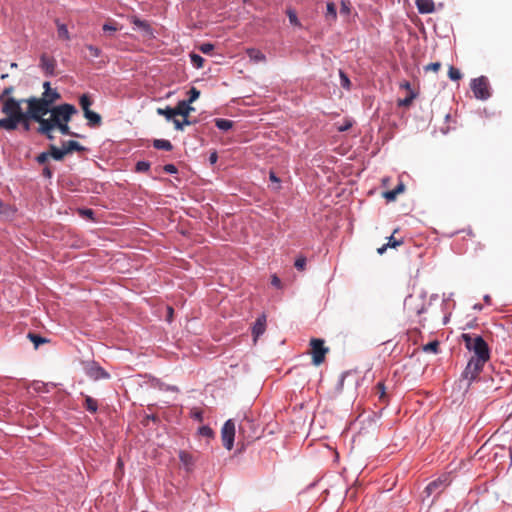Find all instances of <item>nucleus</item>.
I'll return each mask as SVG.
<instances>
[{"instance_id": "obj_1", "label": "nucleus", "mask_w": 512, "mask_h": 512, "mask_svg": "<svg viewBox=\"0 0 512 512\" xmlns=\"http://www.w3.org/2000/svg\"><path fill=\"white\" fill-rule=\"evenodd\" d=\"M25 104L27 105L26 111H23L21 106L12 101L6 105V117L0 119V129L14 131L21 125L23 130L28 132L31 129V121H35L40 125L44 115L41 112L32 110L30 102H25Z\"/></svg>"}, {"instance_id": "obj_2", "label": "nucleus", "mask_w": 512, "mask_h": 512, "mask_svg": "<svg viewBox=\"0 0 512 512\" xmlns=\"http://www.w3.org/2000/svg\"><path fill=\"white\" fill-rule=\"evenodd\" d=\"M77 112L74 105L65 103L50 109L48 112L50 116L45 118V120L50 122L54 128L58 129L62 135L80 137L79 134L72 132L68 125L73 115L77 114Z\"/></svg>"}, {"instance_id": "obj_3", "label": "nucleus", "mask_w": 512, "mask_h": 512, "mask_svg": "<svg viewBox=\"0 0 512 512\" xmlns=\"http://www.w3.org/2000/svg\"><path fill=\"white\" fill-rule=\"evenodd\" d=\"M461 338L465 347L469 351L473 352V358H480V360L490 359V349L488 344L480 335L463 333Z\"/></svg>"}, {"instance_id": "obj_4", "label": "nucleus", "mask_w": 512, "mask_h": 512, "mask_svg": "<svg viewBox=\"0 0 512 512\" xmlns=\"http://www.w3.org/2000/svg\"><path fill=\"white\" fill-rule=\"evenodd\" d=\"M60 98V93L56 89H52L50 91L43 92L41 97H29L25 102H30L32 110L35 112H41L46 116L50 109L54 107L52 105Z\"/></svg>"}, {"instance_id": "obj_5", "label": "nucleus", "mask_w": 512, "mask_h": 512, "mask_svg": "<svg viewBox=\"0 0 512 512\" xmlns=\"http://www.w3.org/2000/svg\"><path fill=\"white\" fill-rule=\"evenodd\" d=\"M312 363L315 366H319L325 360V356L329 349L324 346V340L318 338H312L310 340Z\"/></svg>"}, {"instance_id": "obj_6", "label": "nucleus", "mask_w": 512, "mask_h": 512, "mask_svg": "<svg viewBox=\"0 0 512 512\" xmlns=\"http://www.w3.org/2000/svg\"><path fill=\"white\" fill-rule=\"evenodd\" d=\"M471 90L474 96L481 100H486L490 97V88L488 79L485 76H480L471 81Z\"/></svg>"}, {"instance_id": "obj_7", "label": "nucleus", "mask_w": 512, "mask_h": 512, "mask_svg": "<svg viewBox=\"0 0 512 512\" xmlns=\"http://www.w3.org/2000/svg\"><path fill=\"white\" fill-rule=\"evenodd\" d=\"M235 423L233 420H227L221 430L223 445L227 450H231L234 445Z\"/></svg>"}, {"instance_id": "obj_8", "label": "nucleus", "mask_w": 512, "mask_h": 512, "mask_svg": "<svg viewBox=\"0 0 512 512\" xmlns=\"http://www.w3.org/2000/svg\"><path fill=\"white\" fill-rule=\"evenodd\" d=\"M13 92H14V87L8 86L0 94V103L2 104L1 112L3 114H5L6 105L10 104L11 101L16 103L19 106H21L23 103H25L26 99H16V98L12 97L11 94Z\"/></svg>"}, {"instance_id": "obj_9", "label": "nucleus", "mask_w": 512, "mask_h": 512, "mask_svg": "<svg viewBox=\"0 0 512 512\" xmlns=\"http://www.w3.org/2000/svg\"><path fill=\"white\" fill-rule=\"evenodd\" d=\"M39 66L44 71L46 76L56 75L57 62L53 57H50L45 53L42 54L40 57Z\"/></svg>"}, {"instance_id": "obj_10", "label": "nucleus", "mask_w": 512, "mask_h": 512, "mask_svg": "<svg viewBox=\"0 0 512 512\" xmlns=\"http://www.w3.org/2000/svg\"><path fill=\"white\" fill-rule=\"evenodd\" d=\"M398 230H399L398 228L395 229L393 231L392 235L387 238L388 239L387 243H385L384 245H382L381 247H379L377 249L378 254L382 255L388 248H397L404 243L402 238L397 239L395 237V234L398 232Z\"/></svg>"}, {"instance_id": "obj_11", "label": "nucleus", "mask_w": 512, "mask_h": 512, "mask_svg": "<svg viewBox=\"0 0 512 512\" xmlns=\"http://www.w3.org/2000/svg\"><path fill=\"white\" fill-rule=\"evenodd\" d=\"M56 128L52 126V124L45 120V116L40 122V126L37 128V133L45 136L49 140H54L55 136L53 135V132Z\"/></svg>"}, {"instance_id": "obj_12", "label": "nucleus", "mask_w": 512, "mask_h": 512, "mask_svg": "<svg viewBox=\"0 0 512 512\" xmlns=\"http://www.w3.org/2000/svg\"><path fill=\"white\" fill-rule=\"evenodd\" d=\"M415 4L421 14H430L435 11L433 0H415Z\"/></svg>"}, {"instance_id": "obj_13", "label": "nucleus", "mask_w": 512, "mask_h": 512, "mask_svg": "<svg viewBox=\"0 0 512 512\" xmlns=\"http://www.w3.org/2000/svg\"><path fill=\"white\" fill-rule=\"evenodd\" d=\"M177 116L189 117V114L194 111V108L190 106V103L186 100H181L174 107Z\"/></svg>"}, {"instance_id": "obj_14", "label": "nucleus", "mask_w": 512, "mask_h": 512, "mask_svg": "<svg viewBox=\"0 0 512 512\" xmlns=\"http://www.w3.org/2000/svg\"><path fill=\"white\" fill-rule=\"evenodd\" d=\"M265 329H266V316L263 314L257 318V320L252 328V334L254 336V339L256 340L260 335H262L265 332Z\"/></svg>"}, {"instance_id": "obj_15", "label": "nucleus", "mask_w": 512, "mask_h": 512, "mask_svg": "<svg viewBox=\"0 0 512 512\" xmlns=\"http://www.w3.org/2000/svg\"><path fill=\"white\" fill-rule=\"evenodd\" d=\"M87 374L95 380L109 377V374L104 369L96 365H91L87 370Z\"/></svg>"}, {"instance_id": "obj_16", "label": "nucleus", "mask_w": 512, "mask_h": 512, "mask_svg": "<svg viewBox=\"0 0 512 512\" xmlns=\"http://www.w3.org/2000/svg\"><path fill=\"white\" fill-rule=\"evenodd\" d=\"M84 117L88 120V125L90 127H98L102 123L101 116L92 110L86 111V113H84Z\"/></svg>"}, {"instance_id": "obj_17", "label": "nucleus", "mask_w": 512, "mask_h": 512, "mask_svg": "<svg viewBox=\"0 0 512 512\" xmlns=\"http://www.w3.org/2000/svg\"><path fill=\"white\" fill-rule=\"evenodd\" d=\"M62 147L64 148L66 155L72 153L73 151L82 152L85 150L84 146L74 140L64 142Z\"/></svg>"}, {"instance_id": "obj_18", "label": "nucleus", "mask_w": 512, "mask_h": 512, "mask_svg": "<svg viewBox=\"0 0 512 512\" xmlns=\"http://www.w3.org/2000/svg\"><path fill=\"white\" fill-rule=\"evenodd\" d=\"M48 153H49L50 157H52L54 160H57V161L63 160L65 155H66L65 150H64L63 147L60 149V148H58L54 144H51L49 146V152Z\"/></svg>"}, {"instance_id": "obj_19", "label": "nucleus", "mask_w": 512, "mask_h": 512, "mask_svg": "<svg viewBox=\"0 0 512 512\" xmlns=\"http://www.w3.org/2000/svg\"><path fill=\"white\" fill-rule=\"evenodd\" d=\"M56 26H57V36L61 40H70V33L68 31V28L65 24L60 23L58 19L55 20Z\"/></svg>"}, {"instance_id": "obj_20", "label": "nucleus", "mask_w": 512, "mask_h": 512, "mask_svg": "<svg viewBox=\"0 0 512 512\" xmlns=\"http://www.w3.org/2000/svg\"><path fill=\"white\" fill-rule=\"evenodd\" d=\"M325 17H326L327 21H329L330 23L336 21L337 12H336V6L333 2L327 3Z\"/></svg>"}, {"instance_id": "obj_21", "label": "nucleus", "mask_w": 512, "mask_h": 512, "mask_svg": "<svg viewBox=\"0 0 512 512\" xmlns=\"http://www.w3.org/2000/svg\"><path fill=\"white\" fill-rule=\"evenodd\" d=\"M84 407L90 413H96L97 409H98V402L94 398L86 395L85 396V401H84Z\"/></svg>"}, {"instance_id": "obj_22", "label": "nucleus", "mask_w": 512, "mask_h": 512, "mask_svg": "<svg viewBox=\"0 0 512 512\" xmlns=\"http://www.w3.org/2000/svg\"><path fill=\"white\" fill-rule=\"evenodd\" d=\"M153 146L156 149L165 150V151H171L173 146L169 140L165 139H155L153 141Z\"/></svg>"}, {"instance_id": "obj_23", "label": "nucleus", "mask_w": 512, "mask_h": 512, "mask_svg": "<svg viewBox=\"0 0 512 512\" xmlns=\"http://www.w3.org/2000/svg\"><path fill=\"white\" fill-rule=\"evenodd\" d=\"M157 113L159 115L164 116L168 121L173 120L177 116L174 108L169 107V106H167L165 108H158Z\"/></svg>"}, {"instance_id": "obj_24", "label": "nucleus", "mask_w": 512, "mask_h": 512, "mask_svg": "<svg viewBox=\"0 0 512 512\" xmlns=\"http://www.w3.org/2000/svg\"><path fill=\"white\" fill-rule=\"evenodd\" d=\"M478 372L474 371L471 364L468 362L465 370L463 371V378L468 380L469 382L475 380L478 377Z\"/></svg>"}, {"instance_id": "obj_25", "label": "nucleus", "mask_w": 512, "mask_h": 512, "mask_svg": "<svg viewBox=\"0 0 512 512\" xmlns=\"http://www.w3.org/2000/svg\"><path fill=\"white\" fill-rule=\"evenodd\" d=\"M27 338L34 344V347L37 349L41 344L47 343L48 339L41 337L35 333H28Z\"/></svg>"}, {"instance_id": "obj_26", "label": "nucleus", "mask_w": 512, "mask_h": 512, "mask_svg": "<svg viewBox=\"0 0 512 512\" xmlns=\"http://www.w3.org/2000/svg\"><path fill=\"white\" fill-rule=\"evenodd\" d=\"M215 125L220 130L228 131L229 129L232 128L233 122L228 119L217 118L215 119Z\"/></svg>"}, {"instance_id": "obj_27", "label": "nucleus", "mask_w": 512, "mask_h": 512, "mask_svg": "<svg viewBox=\"0 0 512 512\" xmlns=\"http://www.w3.org/2000/svg\"><path fill=\"white\" fill-rule=\"evenodd\" d=\"M489 360H480V358H471L469 360V363L471 364L472 368L474 369V371L478 372V374H480V372L482 371L484 365L486 362H488Z\"/></svg>"}, {"instance_id": "obj_28", "label": "nucleus", "mask_w": 512, "mask_h": 512, "mask_svg": "<svg viewBox=\"0 0 512 512\" xmlns=\"http://www.w3.org/2000/svg\"><path fill=\"white\" fill-rule=\"evenodd\" d=\"M79 104L83 110V113H86V111H90L92 100L90 99L89 95L83 94L79 99Z\"/></svg>"}, {"instance_id": "obj_29", "label": "nucleus", "mask_w": 512, "mask_h": 512, "mask_svg": "<svg viewBox=\"0 0 512 512\" xmlns=\"http://www.w3.org/2000/svg\"><path fill=\"white\" fill-rule=\"evenodd\" d=\"M190 59H191V63L193 64V66L197 69H200L203 67V64H204V58L201 57L200 55L196 54V53H191L190 54Z\"/></svg>"}, {"instance_id": "obj_30", "label": "nucleus", "mask_w": 512, "mask_h": 512, "mask_svg": "<svg viewBox=\"0 0 512 512\" xmlns=\"http://www.w3.org/2000/svg\"><path fill=\"white\" fill-rule=\"evenodd\" d=\"M248 55L251 59L255 60L256 62H261L265 60V55L256 49L248 50Z\"/></svg>"}, {"instance_id": "obj_31", "label": "nucleus", "mask_w": 512, "mask_h": 512, "mask_svg": "<svg viewBox=\"0 0 512 512\" xmlns=\"http://www.w3.org/2000/svg\"><path fill=\"white\" fill-rule=\"evenodd\" d=\"M191 418L198 422H203V411L200 408L193 407L189 412Z\"/></svg>"}, {"instance_id": "obj_32", "label": "nucleus", "mask_w": 512, "mask_h": 512, "mask_svg": "<svg viewBox=\"0 0 512 512\" xmlns=\"http://www.w3.org/2000/svg\"><path fill=\"white\" fill-rule=\"evenodd\" d=\"M425 352L438 353L439 342L437 340L431 341L423 347Z\"/></svg>"}, {"instance_id": "obj_33", "label": "nucleus", "mask_w": 512, "mask_h": 512, "mask_svg": "<svg viewBox=\"0 0 512 512\" xmlns=\"http://www.w3.org/2000/svg\"><path fill=\"white\" fill-rule=\"evenodd\" d=\"M416 98V94L414 92H411L407 97L404 99H400L398 101V106H404L408 107L412 104V101Z\"/></svg>"}, {"instance_id": "obj_34", "label": "nucleus", "mask_w": 512, "mask_h": 512, "mask_svg": "<svg viewBox=\"0 0 512 512\" xmlns=\"http://www.w3.org/2000/svg\"><path fill=\"white\" fill-rule=\"evenodd\" d=\"M448 76L451 80L457 81V80L461 79L462 74L457 68L450 66L449 71H448Z\"/></svg>"}, {"instance_id": "obj_35", "label": "nucleus", "mask_w": 512, "mask_h": 512, "mask_svg": "<svg viewBox=\"0 0 512 512\" xmlns=\"http://www.w3.org/2000/svg\"><path fill=\"white\" fill-rule=\"evenodd\" d=\"M198 433L206 438H212L214 436V431L209 426H201L198 429Z\"/></svg>"}, {"instance_id": "obj_36", "label": "nucleus", "mask_w": 512, "mask_h": 512, "mask_svg": "<svg viewBox=\"0 0 512 512\" xmlns=\"http://www.w3.org/2000/svg\"><path fill=\"white\" fill-rule=\"evenodd\" d=\"M287 16H288L289 21H290V23L292 25H294V26H300L301 25L299 20H298L297 14H296V12L294 10L288 9L287 10Z\"/></svg>"}, {"instance_id": "obj_37", "label": "nucleus", "mask_w": 512, "mask_h": 512, "mask_svg": "<svg viewBox=\"0 0 512 512\" xmlns=\"http://www.w3.org/2000/svg\"><path fill=\"white\" fill-rule=\"evenodd\" d=\"M179 458H180L181 462L187 466L191 465L193 463L192 456L185 451H180Z\"/></svg>"}, {"instance_id": "obj_38", "label": "nucleus", "mask_w": 512, "mask_h": 512, "mask_svg": "<svg viewBox=\"0 0 512 512\" xmlns=\"http://www.w3.org/2000/svg\"><path fill=\"white\" fill-rule=\"evenodd\" d=\"M85 47L87 48V50L93 58H97L100 56L101 50L98 47L93 46L91 44H87Z\"/></svg>"}, {"instance_id": "obj_39", "label": "nucleus", "mask_w": 512, "mask_h": 512, "mask_svg": "<svg viewBox=\"0 0 512 512\" xmlns=\"http://www.w3.org/2000/svg\"><path fill=\"white\" fill-rule=\"evenodd\" d=\"M133 24L136 25L137 27H139L140 29L144 30V31L148 32L150 30L149 24L146 21L140 20L138 18H135L133 20Z\"/></svg>"}, {"instance_id": "obj_40", "label": "nucleus", "mask_w": 512, "mask_h": 512, "mask_svg": "<svg viewBox=\"0 0 512 512\" xmlns=\"http://www.w3.org/2000/svg\"><path fill=\"white\" fill-rule=\"evenodd\" d=\"M441 484H442V483H441V482H439V481H433V482H431V483H429V484L427 485V487H426V489H425V490H426V492H427L428 494H432V493H434V492H436V491H437V489L439 488V486H440Z\"/></svg>"}, {"instance_id": "obj_41", "label": "nucleus", "mask_w": 512, "mask_h": 512, "mask_svg": "<svg viewBox=\"0 0 512 512\" xmlns=\"http://www.w3.org/2000/svg\"><path fill=\"white\" fill-rule=\"evenodd\" d=\"M150 168V163L146 161H139L136 163V171L137 172H146Z\"/></svg>"}, {"instance_id": "obj_42", "label": "nucleus", "mask_w": 512, "mask_h": 512, "mask_svg": "<svg viewBox=\"0 0 512 512\" xmlns=\"http://www.w3.org/2000/svg\"><path fill=\"white\" fill-rule=\"evenodd\" d=\"M351 11V3L349 1H341L340 13L348 15Z\"/></svg>"}, {"instance_id": "obj_43", "label": "nucleus", "mask_w": 512, "mask_h": 512, "mask_svg": "<svg viewBox=\"0 0 512 512\" xmlns=\"http://www.w3.org/2000/svg\"><path fill=\"white\" fill-rule=\"evenodd\" d=\"M199 50L204 54H209L214 50V45L211 43H203L199 46Z\"/></svg>"}, {"instance_id": "obj_44", "label": "nucleus", "mask_w": 512, "mask_h": 512, "mask_svg": "<svg viewBox=\"0 0 512 512\" xmlns=\"http://www.w3.org/2000/svg\"><path fill=\"white\" fill-rule=\"evenodd\" d=\"M189 95H190L189 99L186 101L191 104L192 102H194L198 99L200 92L196 88L192 87L189 91Z\"/></svg>"}, {"instance_id": "obj_45", "label": "nucleus", "mask_w": 512, "mask_h": 512, "mask_svg": "<svg viewBox=\"0 0 512 512\" xmlns=\"http://www.w3.org/2000/svg\"><path fill=\"white\" fill-rule=\"evenodd\" d=\"M441 68V63L440 62H433V63H430L428 65H426L424 67V70L427 72V71H433V72H438Z\"/></svg>"}, {"instance_id": "obj_46", "label": "nucleus", "mask_w": 512, "mask_h": 512, "mask_svg": "<svg viewBox=\"0 0 512 512\" xmlns=\"http://www.w3.org/2000/svg\"><path fill=\"white\" fill-rule=\"evenodd\" d=\"M79 214L89 220H94V211L92 209H80Z\"/></svg>"}, {"instance_id": "obj_47", "label": "nucleus", "mask_w": 512, "mask_h": 512, "mask_svg": "<svg viewBox=\"0 0 512 512\" xmlns=\"http://www.w3.org/2000/svg\"><path fill=\"white\" fill-rule=\"evenodd\" d=\"M340 78H341L342 87L349 89L351 86V82H350L348 76L345 73H343L342 71H340Z\"/></svg>"}, {"instance_id": "obj_48", "label": "nucleus", "mask_w": 512, "mask_h": 512, "mask_svg": "<svg viewBox=\"0 0 512 512\" xmlns=\"http://www.w3.org/2000/svg\"><path fill=\"white\" fill-rule=\"evenodd\" d=\"M376 391H377V394H379V398H380V399H383V398L386 396V392H385V385H384V383L379 382V383L376 385Z\"/></svg>"}, {"instance_id": "obj_49", "label": "nucleus", "mask_w": 512, "mask_h": 512, "mask_svg": "<svg viewBox=\"0 0 512 512\" xmlns=\"http://www.w3.org/2000/svg\"><path fill=\"white\" fill-rule=\"evenodd\" d=\"M294 265L298 270H301V271L304 270L305 266H306V258L300 257V258L296 259Z\"/></svg>"}, {"instance_id": "obj_50", "label": "nucleus", "mask_w": 512, "mask_h": 512, "mask_svg": "<svg viewBox=\"0 0 512 512\" xmlns=\"http://www.w3.org/2000/svg\"><path fill=\"white\" fill-rule=\"evenodd\" d=\"M49 157L50 156L48 152H42L37 156L36 160L39 164H45L48 161Z\"/></svg>"}, {"instance_id": "obj_51", "label": "nucleus", "mask_w": 512, "mask_h": 512, "mask_svg": "<svg viewBox=\"0 0 512 512\" xmlns=\"http://www.w3.org/2000/svg\"><path fill=\"white\" fill-rule=\"evenodd\" d=\"M398 194L393 190H390V191H386L384 193V198L387 200V201H394L396 200Z\"/></svg>"}, {"instance_id": "obj_52", "label": "nucleus", "mask_w": 512, "mask_h": 512, "mask_svg": "<svg viewBox=\"0 0 512 512\" xmlns=\"http://www.w3.org/2000/svg\"><path fill=\"white\" fill-rule=\"evenodd\" d=\"M103 30L105 32H115L117 31V27L114 25V23L108 22L103 25Z\"/></svg>"}, {"instance_id": "obj_53", "label": "nucleus", "mask_w": 512, "mask_h": 512, "mask_svg": "<svg viewBox=\"0 0 512 512\" xmlns=\"http://www.w3.org/2000/svg\"><path fill=\"white\" fill-rule=\"evenodd\" d=\"M163 170L166 172V173H169V174H174V173H177V168L175 165L173 164H166L164 167H163Z\"/></svg>"}, {"instance_id": "obj_54", "label": "nucleus", "mask_w": 512, "mask_h": 512, "mask_svg": "<svg viewBox=\"0 0 512 512\" xmlns=\"http://www.w3.org/2000/svg\"><path fill=\"white\" fill-rule=\"evenodd\" d=\"M173 123L176 130L182 131L184 129V123H182V121L179 119H176V117L173 119Z\"/></svg>"}, {"instance_id": "obj_55", "label": "nucleus", "mask_w": 512, "mask_h": 512, "mask_svg": "<svg viewBox=\"0 0 512 512\" xmlns=\"http://www.w3.org/2000/svg\"><path fill=\"white\" fill-rule=\"evenodd\" d=\"M351 126H352V123L350 121H346L345 124L338 127V130L340 132L347 131L348 129L351 128Z\"/></svg>"}, {"instance_id": "obj_56", "label": "nucleus", "mask_w": 512, "mask_h": 512, "mask_svg": "<svg viewBox=\"0 0 512 512\" xmlns=\"http://www.w3.org/2000/svg\"><path fill=\"white\" fill-rule=\"evenodd\" d=\"M405 190V185L403 183H399L395 188L394 191L399 195Z\"/></svg>"}, {"instance_id": "obj_57", "label": "nucleus", "mask_w": 512, "mask_h": 512, "mask_svg": "<svg viewBox=\"0 0 512 512\" xmlns=\"http://www.w3.org/2000/svg\"><path fill=\"white\" fill-rule=\"evenodd\" d=\"M43 176L46 177V178H51L52 177V170L49 168V167H45L43 169V172H42Z\"/></svg>"}, {"instance_id": "obj_58", "label": "nucleus", "mask_w": 512, "mask_h": 512, "mask_svg": "<svg viewBox=\"0 0 512 512\" xmlns=\"http://www.w3.org/2000/svg\"><path fill=\"white\" fill-rule=\"evenodd\" d=\"M271 283H272L273 286L280 287L281 281H280V279L276 275H274L272 277Z\"/></svg>"}, {"instance_id": "obj_59", "label": "nucleus", "mask_w": 512, "mask_h": 512, "mask_svg": "<svg viewBox=\"0 0 512 512\" xmlns=\"http://www.w3.org/2000/svg\"><path fill=\"white\" fill-rule=\"evenodd\" d=\"M173 313H174L173 308H172V307H170V306H168V307H167V320H168V321H171V320H172Z\"/></svg>"}, {"instance_id": "obj_60", "label": "nucleus", "mask_w": 512, "mask_h": 512, "mask_svg": "<svg viewBox=\"0 0 512 512\" xmlns=\"http://www.w3.org/2000/svg\"><path fill=\"white\" fill-rule=\"evenodd\" d=\"M246 425H249V426H250V425H251V422H250L249 420H246L245 422H242V423L240 424V426H239V431H240V433H243V432H244V430H245V426H246Z\"/></svg>"}, {"instance_id": "obj_61", "label": "nucleus", "mask_w": 512, "mask_h": 512, "mask_svg": "<svg viewBox=\"0 0 512 512\" xmlns=\"http://www.w3.org/2000/svg\"><path fill=\"white\" fill-rule=\"evenodd\" d=\"M269 178L272 182L279 183L280 179L276 176L274 172H270Z\"/></svg>"}, {"instance_id": "obj_62", "label": "nucleus", "mask_w": 512, "mask_h": 512, "mask_svg": "<svg viewBox=\"0 0 512 512\" xmlns=\"http://www.w3.org/2000/svg\"><path fill=\"white\" fill-rule=\"evenodd\" d=\"M43 88H44V92L52 90V88L50 86V82H48V81L43 83Z\"/></svg>"}, {"instance_id": "obj_63", "label": "nucleus", "mask_w": 512, "mask_h": 512, "mask_svg": "<svg viewBox=\"0 0 512 512\" xmlns=\"http://www.w3.org/2000/svg\"><path fill=\"white\" fill-rule=\"evenodd\" d=\"M401 87L407 89L410 93L413 92L412 89H411V85L409 82H405L401 85Z\"/></svg>"}, {"instance_id": "obj_64", "label": "nucleus", "mask_w": 512, "mask_h": 512, "mask_svg": "<svg viewBox=\"0 0 512 512\" xmlns=\"http://www.w3.org/2000/svg\"><path fill=\"white\" fill-rule=\"evenodd\" d=\"M209 160L212 164L215 163L217 161V154L216 153L211 154Z\"/></svg>"}]
</instances>
